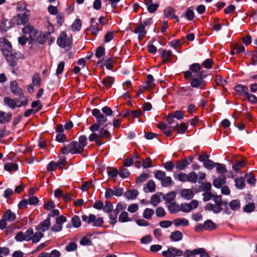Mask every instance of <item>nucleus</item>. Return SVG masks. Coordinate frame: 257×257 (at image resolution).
<instances>
[{
  "instance_id": "1",
  "label": "nucleus",
  "mask_w": 257,
  "mask_h": 257,
  "mask_svg": "<svg viewBox=\"0 0 257 257\" xmlns=\"http://www.w3.org/2000/svg\"><path fill=\"white\" fill-rule=\"evenodd\" d=\"M201 68L199 63H193L189 66V70L184 72V77L186 79H191V87L204 89L207 84L204 79L208 75V72L206 70H201Z\"/></svg>"
},
{
  "instance_id": "2",
  "label": "nucleus",
  "mask_w": 257,
  "mask_h": 257,
  "mask_svg": "<svg viewBox=\"0 0 257 257\" xmlns=\"http://www.w3.org/2000/svg\"><path fill=\"white\" fill-rule=\"evenodd\" d=\"M212 199L215 203V205L213 204L208 203L204 206V209L206 211H212L215 214H218L223 210V208L220 207V204L222 203V196L214 194Z\"/></svg>"
},
{
  "instance_id": "3",
  "label": "nucleus",
  "mask_w": 257,
  "mask_h": 257,
  "mask_svg": "<svg viewBox=\"0 0 257 257\" xmlns=\"http://www.w3.org/2000/svg\"><path fill=\"white\" fill-rule=\"evenodd\" d=\"M4 57L8 64L13 68L17 65L19 59H24V57L21 52L15 51L4 56Z\"/></svg>"
},
{
  "instance_id": "4",
  "label": "nucleus",
  "mask_w": 257,
  "mask_h": 257,
  "mask_svg": "<svg viewBox=\"0 0 257 257\" xmlns=\"http://www.w3.org/2000/svg\"><path fill=\"white\" fill-rule=\"evenodd\" d=\"M82 219L83 221L86 222L88 224L93 223V226L95 227H100L104 223L103 218L99 217L96 218L94 214H91L88 216L86 215H83L81 216Z\"/></svg>"
},
{
  "instance_id": "5",
  "label": "nucleus",
  "mask_w": 257,
  "mask_h": 257,
  "mask_svg": "<svg viewBox=\"0 0 257 257\" xmlns=\"http://www.w3.org/2000/svg\"><path fill=\"white\" fill-rule=\"evenodd\" d=\"M0 50L4 56L14 52L12 43L3 37H0Z\"/></svg>"
},
{
  "instance_id": "6",
  "label": "nucleus",
  "mask_w": 257,
  "mask_h": 257,
  "mask_svg": "<svg viewBox=\"0 0 257 257\" xmlns=\"http://www.w3.org/2000/svg\"><path fill=\"white\" fill-rule=\"evenodd\" d=\"M126 208V204L124 202H118L116 205L115 209H114L113 213L110 215V220L109 223L111 225H114L117 222V218L118 213L124 210Z\"/></svg>"
},
{
  "instance_id": "7",
  "label": "nucleus",
  "mask_w": 257,
  "mask_h": 257,
  "mask_svg": "<svg viewBox=\"0 0 257 257\" xmlns=\"http://www.w3.org/2000/svg\"><path fill=\"white\" fill-rule=\"evenodd\" d=\"M30 14V11L26 10L14 16V20L16 23V25L18 26L25 25L28 22Z\"/></svg>"
},
{
  "instance_id": "8",
  "label": "nucleus",
  "mask_w": 257,
  "mask_h": 257,
  "mask_svg": "<svg viewBox=\"0 0 257 257\" xmlns=\"http://www.w3.org/2000/svg\"><path fill=\"white\" fill-rule=\"evenodd\" d=\"M162 254L165 257H176L183 255V252L181 249L171 246L167 250L163 251Z\"/></svg>"
},
{
  "instance_id": "9",
  "label": "nucleus",
  "mask_w": 257,
  "mask_h": 257,
  "mask_svg": "<svg viewBox=\"0 0 257 257\" xmlns=\"http://www.w3.org/2000/svg\"><path fill=\"white\" fill-rule=\"evenodd\" d=\"M57 43L60 47L64 48L70 46L71 41L69 38L67 37L66 33L63 32L61 33L60 36L58 38Z\"/></svg>"
},
{
  "instance_id": "10",
  "label": "nucleus",
  "mask_w": 257,
  "mask_h": 257,
  "mask_svg": "<svg viewBox=\"0 0 257 257\" xmlns=\"http://www.w3.org/2000/svg\"><path fill=\"white\" fill-rule=\"evenodd\" d=\"M92 114L96 118V122L101 125H103L107 120V117L103 114L98 109H93L92 110Z\"/></svg>"
},
{
  "instance_id": "11",
  "label": "nucleus",
  "mask_w": 257,
  "mask_h": 257,
  "mask_svg": "<svg viewBox=\"0 0 257 257\" xmlns=\"http://www.w3.org/2000/svg\"><path fill=\"white\" fill-rule=\"evenodd\" d=\"M10 89L15 95L21 96L24 94L22 89L19 87L18 82L16 80L11 82Z\"/></svg>"
},
{
  "instance_id": "12",
  "label": "nucleus",
  "mask_w": 257,
  "mask_h": 257,
  "mask_svg": "<svg viewBox=\"0 0 257 257\" xmlns=\"http://www.w3.org/2000/svg\"><path fill=\"white\" fill-rule=\"evenodd\" d=\"M50 226V219L46 218L36 227V230L41 232H44L48 230Z\"/></svg>"
},
{
  "instance_id": "13",
  "label": "nucleus",
  "mask_w": 257,
  "mask_h": 257,
  "mask_svg": "<svg viewBox=\"0 0 257 257\" xmlns=\"http://www.w3.org/2000/svg\"><path fill=\"white\" fill-rule=\"evenodd\" d=\"M173 53L171 50L163 49L161 53V57L162 59V63L165 64L169 62L170 61L171 58L173 57Z\"/></svg>"
},
{
  "instance_id": "14",
  "label": "nucleus",
  "mask_w": 257,
  "mask_h": 257,
  "mask_svg": "<svg viewBox=\"0 0 257 257\" xmlns=\"http://www.w3.org/2000/svg\"><path fill=\"white\" fill-rule=\"evenodd\" d=\"M234 90L239 96H245L248 95V87L242 84H238L234 87Z\"/></svg>"
},
{
  "instance_id": "15",
  "label": "nucleus",
  "mask_w": 257,
  "mask_h": 257,
  "mask_svg": "<svg viewBox=\"0 0 257 257\" xmlns=\"http://www.w3.org/2000/svg\"><path fill=\"white\" fill-rule=\"evenodd\" d=\"M81 225V222L79 217L77 215H74L71 218V223H68L66 225L67 228H71L72 227L78 228Z\"/></svg>"
},
{
  "instance_id": "16",
  "label": "nucleus",
  "mask_w": 257,
  "mask_h": 257,
  "mask_svg": "<svg viewBox=\"0 0 257 257\" xmlns=\"http://www.w3.org/2000/svg\"><path fill=\"white\" fill-rule=\"evenodd\" d=\"M3 217L6 221L13 222L16 219V215L15 213L12 212L11 209H9L4 212Z\"/></svg>"
},
{
  "instance_id": "17",
  "label": "nucleus",
  "mask_w": 257,
  "mask_h": 257,
  "mask_svg": "<svg viewBox=\"0 0 257 257\" xmlns=\"http://www.w3.org/2000/svg\"><path fill=\"white\" fill-rule=\"evenodd\" d=\"M12 114L9 112L6 114L4 111L0 110V123L4 124L9 122L12 118Z\"/></svg>"
},
{
  "instance_id": "18",
  "label": "nucleus",
  "mask_w": 257,
  "mask_h": 257,
  "mask_svg": "<svg viewBox=\"0 0 257 257\" xmlns=\"http://www.w3.org/2000/svg\"><path fill=\"white\" fill-rule=\"evenodd\" d=\"M102 210L104 212L108 214V217L110 219V215L111 214H112L114 211L112 203L110 201H106L105 202V205H103Z\"/></svg>"
},
{
  "instance_id": "19",
  "label": "nucleus",
  "mask_w": 257,
  "mask_h": 257,
  "mask_svg": "<svg viewBox=\"0 0 257 257\" xmlns=\"http://www.w3.org/2000/svg\"><path fill=\"white\" fill-rule=\"evenodd\" d=\"M5 104L8 105L12 109H14L17 107V102H19V99H12L9 97H6L4 99Z\"/></svg>"
},
{
  "instance_id": "20",
  "label": "nucleus",
  "mask_w": 257,
  "mask_h": 257,
  "mask_svg": "<svg viewBox=\"0 0 257 257\" xmlns=\"http://www.w3.org/2000/svg\"><path fill=\"white\" fill-rule=\"evenodd\" d=\"M88 139L90 142H95L98 146H100L103 144L100 136L96 133H91L89 135Z\"/></svg>"
},
{
  "instance_id": "21",
  "label": "nucleus",
  "mask_w": 257,
  "mask_h": 257,
  "mask_svg": "<svg viewBox=\"0 0 257 257\" xmlns=\"http://www.w3.org/2000/svg\"><path fill=\"white\" fill-rule=\"evenodd\" d=\"M79 146L81 153H83L84 151V147L86 146L87 144V138L85 135H81L78 139Z\"/></svg>"
},
{
  "instance_id": "22",
  "label": "nucleus",
  "mask_w": 257,
  "mask_h": 257,
  "mask_svg": "<svg viewBox=\"0 0 257 257\" xmlns=\"http://www.w3.org/2000/svg\"><path fill=\"white\" fill-rule=\"evenodd\" d=\"M139 194V191L136 189L130 190L124 193V196L128 200H133L137 198Z\"/></svg>"
},
{
  "instance_id": "23",
  "label": "nucleus",
  "mask_w": 257,
  "mask_h": 257,
  "mask_svg": "<svg viewBox=\"0 0 257 257\" xmlns=\"http://www.w3.org/2000/svg\"><path fill=\"white\" fill-rule=\"evenodd\" d=\"M146 4L147 6L148 10L150 13H155L159 7V4H153L152 0H146Z\"/></svg>"
},
{
  "instance_id": "24",
  "label": "nucleus",
  "mask_w": 257,
  "mask_h": 257,
  "mask_svg": "<svg viewBox=\"0 0 257 257\" xmlns=\"http://www.w3.org/2000/svg\"><path fill=\"white\" fill-rule=\"evenodd\" d=\"M180 194L183 198L187 200H190L194 196L193 191L189 189H184L182 190Z\"/></svg>"
},
{
  "instance_id": "25",
  "label": "nucleus",
  "mask_w": 257,
  "mask_h": 257,
  "mask_svg": "<svg viewBox=\"0 0 257 257\" xmlns=\"http://www.w3.org/2000/svg\"><path fill=\"white\" fill-rule=\"evenodd\" d=\"M189 165L188 161L185 159L182 161H177L175 165V168L179 170H184Z\"/></svg>"
},
{
  "instance_id": "26",
  "label": "nucleus",
  "mask_w": 257,
  "mask_h": 257,
  "mask_svg": "<svg viewBox=\"0 0 257 257\" xmlns=\"http://www.w3.org/2000/svg\"><path fill=\"white\" fill-rule=\"evenodd\" d=\"M163 195L162 192H158L157 193L154 194L151 198V204L153 206H156L161 201L160 196Z\"/></svg>"
},
{
  "instance_id": "27",
  "label": "nucleus",
  "mask_w": 257,
  "mask_h": 257,
  "mask_svg": "<svg viewBox=\"0 0 257 257\" xmlns=\"http://www.w3.org/2000/svg\"><path fill=\"white\" fill-rule=\"evenodd\" d=\"M183 238L182 233L178 230L172 232L170 236V239L173 241H179Z\"/></svg>"
},
{
  "instance_id": "28",
  "label": "nucleus",
  "mask_w": 257,
  "mask_h": 257,
  "mask_svg": "<svg viewBox=\"0 0 257 257\" xmlns=\"http://www.w3.org/2000/svg\"><path fill=\"white\" fill-rule=\"evenodd\" d=\"M181 17H185L189 21H192L194 18L193 7L188 8L186 12L181 16Z\"/></svg>"
},
{
  "instance_id": "29",
  "label": "nucleus",
  "mask_w": 257,
  "mask_h": 257,
  "mask_svg": "<svg viewBox=\"0 0 257 257\" xmlns=\"http://www.w3.org/2000/svg\"><path fill=\"white\" fill-rule=\"evenodd\" d=\"M225 183V176L223 175L222 177H218L214 179L213 182V185L215 187L220 188Z\"/></svg>"
},
{
  "instance_id": "30",
  "label": "nucleus",
  "mask_w": 257,
  "mask_h": 257,
  "mask_svg": "<svg viewBox=\"0 0 257 257\" xmlns=\"http://www.w3.org/2000/svg\"><path fill=\"white\" fill-rule=\"evenodd\" d=\"M118 221L121 223L130 222L132 219L128 217V213L126 211H122L118 216Z\"/></svg>"
},
{
  "instance_id": "31",
  "label": "nucleus",
  "mask_w": 257,
  "mask_h": 257,
  "mask_svg": "<svg viewBox=\"0 0 257 257\" xmlns=\"http://www.w3.org/2000/svg\"><path fill=\"white\" fill-rule=\"evenodd\" d=\"M164 200L167 203H170L172 202L175 199L176 194L174 191H172L167 193L165 195L163 194L162 195Z\"/></svg>"
},
{
  "instance_id": "32",
  "label": "nucleus",
  "mask_w": 257,
  "mask_h": 257,
  "mask_svg": "<svg viewBox=\"0 0 257 257\" xmlns=\"http://www.w3.org/2000/svg\"><path fill=\"white\" fill-rule=\"evenodd\" d=\"M168 208L171 214H175L180 211V205L176 202H171L168 206Z\"/></svg>"
},
{
  "instance_id": "33",
  "label": "nucleus",
  "mask_w": 257,
  "mask_h": 257,
  "mask_svg": "<svg viewBox=\"0 0 257 257\" xmlns=\"http://www.w3.org/2000/svg\"><path fill=\"white\" fill-rule=\"evenodd\" d=\"M187 127L183 122L178 124H177L175 127H173V131H177L178 133L184 134L187 130Z\"/></svg>"
},
{
  "instance_id": "34",
  "label": "nucleus",
  "mask_w": 257,
  "mask_h": 257,
  "mask_svg": "<svg viewBox=\"0 0 257 257\" xmlns=\"http://www.w3.org/2000/svg\"><path fill=\"white\" fill-rule=\"evenodd\" d=\"M235 187L239 189H242L245 186V179L243 177L236 178L234 180Z\"/></svg>"
},
{
  "instance_id": "35",
  "label": "nucleus",
  "mask_w": 257,
  "mask_h": 257,
  "mask_svg": "<svg viewBox=\"0 0 257 257\" xmlns=\"http://www.w3.org/2000/svg\"><path fill=\"white\" fill-rule=\"evenodd\" d=\"M173 224L176 226H186L189 224V221L185 218H177L173 221Z\"/></svg>"
},
{
  "instance_id": "36",
  "label": "nucleus",
  "mask_w": 257,
  "mask_h": 257,
  "mask_svg": "<svg viewBox=\"0 0 257 257\" xmlns=\"http://www.w3.org/2000/svg\"><path fill=\"white\" fill-rule=\"evenodd\" d=\"M4 169L8 172L16 171L18 169V165L16 163H8L5 165Z\"/></svg>"
},
{
  "instance_id": "37",
  "label": "nucleus",
  "mask_w": 257,
  "mask_h": 257,
  "mask_svg": "<svg viewBox=\"0 0 257 257\" xmlns=\"http://www.w3.org/2000/svg\"><path fill=\"white\" fill-rule=\"evenodd\" d=\"M114 82V79L113 77L111 76H106L102 80V83L103 86L108 88H110L111 87Z\"/></svg>"
},
{
  "instance_id": "38",
  "label": "nucleus",
  "mask_w": 257,
  "mask_h": 257,
  "mask_svg": "<svg viewBox=\"0 0 257 257\" xmlns=\"http://www.w3.org/2000/svg\"><path fill=\"white\" fill-rule=\"evenodd\" d=\"M107 124H106L104 127L100 128L99 130V136L100 137V138H108L109 140L111 138V134L109 133V132L106 130L105 129V127H106Z\"/></svg>"
},
{
  "instance_id": "39",
  "label": "nucleus",
  "mask_w": 257,
  "mask_h": 257,
  "mask_svg": "<svg viewBox=\"0 0 257 257\" xmlns=\"http://www.w3.org/2000/svg\"><path fill=\"white\" fill-rule=\"evenodd\" d=\"M201 185L199 186V189L196 190V192H198L200 191V190L203 191L205 192L210 191L211 189V184L209 182H205L202 183H200Z\"/></svg>"
},
{
  "instance_id": "40",
  "label": "nucleus",
  "mask_w": 257,
  "mask_h": 257,
  "mask_svg": "<svg viewBox=\"0 0 257 257\" xmlns=\"http://www.w3.org/2000/svg\"><path fill=\"white\" fill-rule=\"evenodd\" d=\"M205 230H213L216 228V224L211 220L208 219L204 222Z\"/></svg>"
},
{
  "instance_id": "41",
  "label": "nucleus",
  "mask_w": 257,
  "mask_h": 257,
  "mask_svg": "<svg viewBox=\"0 0 257 257\" xmlns=\"http://www.w3.org/2000/svg\"><path fill=\"white\" fill-rule=\"evenodd\" d=\"M44 235V234L42 232L38 231L35 233H33L31 240L32 241L33 243H36L38 242L42 237H43Z\"/></svg>"
},
{
  "instance_id": "42",
  "label": "nucleus",
  "mask_w": 257,
  "mask_h": 257,
  "mask_svg": "<svg viewBox=\"0 0 257 257\" xmlns=\"http://www.w3.org/2000/svg\"><path fill=\"white\" fill-rule=\"evenodd\" d=\"M102 30V28H99L98 27V23H96L95 24L90 25L89 27V30L91 33L94 35L97 36L98 32Z\"/></svg>"
},
{
  "instance_id": "43",
  "label": "nucleus",
  "mask_w": 257,
  "mask_h": 257,
  "mask_svg": "<svg viewBox=\"0 0 257 257\" xmlns=\"http://www.w3.org/2000/svg\"><path fill=\"white\" fill-rule=\"evenodd\" d=\"M187 177L188 182H189L195 183L198 181V175L194 171H192L187 174Z\"/></svg>"
},
{
  "instance_id": "44",
  "label": "nucleus",
  "mask_w": 257,
  "mask_h": 257,
  "mask_svg": "<svg viewBox=\"0 0 257 257\" xmlns=\"http://www.w3.org/2000/svg\"><path fill=\"white\" fill-rule=\"evenodd\" d=\"M175 11L172 7H168L166 8L164 11V14L166 17L172 19V17L175 15Z\"/></svg>"
},
{
  "instance_id": "45",
  "label": "nucleus",
  "mask_w": 257,
  "mask_h": 257,
  "mask_svg": "<svg viewBox=\"0 0 257 257\" xmlns=\"http://www.w3.org/2000/svg\"><path fill=\"white\" fill-rule=\"evenodd\" d=\"M161 185L164 187H167L174 184L171 178L169 176H165L161 181Z\"/></svg>"
},
{
  "instance_id": "46",
  "label": "nucleus",
  "mask_w": 257,
  "mask_h": 257,
  "mask_svg": "<svg viewBox=\"0 0 257 257\" xmlns=\"http://www.w3.org/2000/svg\"><path fill=\"white\" fill-rule=\"evenodd\" d=\"M230 208L234 211L238 210L240 208V203L238 200H232L229 203Z\"/></svg>"
},
{
  "instance_id": "47",
  "label": "nucleus",
  "mask_w": 257,
  "mask_h": 257,
  "mask_svg": "<svg viewBox=\"0 0 257 257\" xmlns=\"http://www.w3.org/2000/svg\"><path fill=\"white\" fill-rule=\"evenodd\" d=\"M174 177L176 179H178L179 181L185 182H188L187 174L183 173H180L177 175H176V173H174Z\"/></svg>"
},
{
  "instance_id": "48",
  "label": "nucleus",
  "mask_w": 257,
  "mask_h": 257,
  "mask_svg": "<svg viewBox=\"0 0 257 257\" xmlns=\"http://www.w3.org/2000/svg\"><path fill=\"white\" fill-rule=\"evenodd\" d=\"M195 253L196 254H199L200 257H210L209 253L204 248H196Z\"/></svg>"
},
{
  "instance_id": "49",
  "label": "nucleus",
  "mask_w": 257,
  "mask_h": 257,
  "mask_svg": "<svg viewBox=\"0 0 257 257\" xmlns=\"http://www.w3.org/2000/svg\"><path fill=\"white\" fill-rule=\"evenodd\" d=\"M105 55V48L103 46H99L97 48L95 53V57L99 59L104 56Z\"/></svg>"
},
{
  "instance_id": "50",
  "label": "nucleus",
  "mask_w": 257,
  "mask_h": 257,
  "mask_svg": "<svg viewBox=\"0 0 257 257\" xmlns=\"http://www.w3.org/2000/svg\"><path fill=\"white\" fill-rule=\"evenodd\" d=\"M8 20L7 19L3 17L0 22V31L2 33L6 32L8 31L7 22Z\"/></svg>"
},
{
  "instance_id": "51",
  "label": "nucleus",
  "mask_w": 257,
  "mask_h": 257,
  "mask_svg": "<svg viewBox=\"0 0 257 257\" xmlns=\"http://www.w3.org/2000/svg\"><path fill=\"white\" fill-rule=\"evenodd\" d=\"M31 107L33 108H36V109L34 110L35 113H36L42 109L43 106L41 104V101L37 100L32 102Z\"/></svg>"
},
{
  "instance_id": "52",
  "label": "nucleus",
  "mask_w": 257,
  "mask_h": 257,
  "mask_svg": "<svg viewBox=\"0 0 257 257\" xmlns=\"http://www.w3.org/2000/svg\"><path fill=\"white\" fill-rule=\"evenodd\" d=\"M114 31H109L106 33L104 36V42L105 43H109L114 38Z\"/></svg>"
},
{
  "instance_id": "53",
  "label": "nucleus",
  "mask_w": 257,
  "mask_h": 257,
  "mask_svg": "<svg viewBox=\"0 0 257 257\" xmlns=\"http://www.w3.org/2000/svg\"><path fill=\"white\" fill-rule=\"evenodd\" d=\"M154 214V210L153 209L147 208L144 210L143 217L145 219H150Z\"/></svg>"
},
{
  "instance_id": "54",
  "label": "nucleus",
  "mask_w": 257,
  "mask_h": 257,
  "mask_svg": "<svg viewBox=\"0 0 257 257\" xmlns=\"http://www.w3.org/2000/svg\"><path fill=\"white\" fill-rule=\"evenodd\" d=\"M215 167H216V171L218 173H225L227 172L226 166L223 164L216 163Z\"/></svg>"
},
{
  "instance_id": "55",
  "label": "nucleus",
  "mask_w": 257,
  "mask_h": 257,
  "mask_svg": "<svg viewBox=\"0 0 257 257\" xmlns=\"http://www.w3.org/2000/svg\"><path fill=\"white\" fill-rule=\"evenodd\" d=\"M67 147L68 150H69V153L74 155L77 154H81L79 149L78 148H74L73 145H72L71 142H70L69 144L66 146Z\"/></svg>"
},
{
  "instance_id": "56",
  "label": "nucleus",
  "mask_w": 257,
  "mask_h": 257,
  "mask_svg": "<svg viewBox=\"0 0 257 257\" xmlns=\"http://www.w3.org/2000/svg\"><path fill=\"white\" fill-rule=\"evenodd\" d=\"M81 27V21L79 19L75 20L74 22L71 25V29L73 31H78Z\"/></svg>"
},
{
  "instance_id": "57",
  "label": "nucleus",
  "mask_w": 257,
  "mask_h": 257,
  "mask_svg": "<svg viewBox=\"0 0 257 257\" xmlns=\"http://www.w3.org/2000/svg\"><path fill=\"white\" fill-rule=\"evenodd\" d=\"M255 208V207L253 203H249L244 206L243 210L245 212L250 213L253 212Z\"/></svg>"
},
{
  "instance_id": "58",
  "label": "nucleus",
  "mask_w": 257,
  "mask_h": 257,
  "mask_svg": "<svg viewBox=\"0 0 257 257\" xmlns=\"http://www.w3.org/2000/svg\"><path fill=\"white\" fill-rule=\"evenodd\" d=\"M40 34L37 31V30L34 27L33 31H32L29 35V38L30 39V41L29 42L30 44L32 43L34 41L36 40L38 35Z\"/></svg>"
},
{
  "instance_id": "59",
  "label": "nucleus",
  "mask_w": 257,
  "mask_h": 257,
  "mask_svg": "<svg viewBox=\"0 0 257 257\" xmlns=\"http://www.w3.org/2000/svg\"><path fill=\"white\" fill-rule=\"evenodd\" d=\"M32 84L37 86L41 85V77L39 73L35 74L32 77Z\"/></svg>"
},
{
  "instance_id": "60",
  "label": "nucleus",
  "mask_w": 257,
  "mask_h": 257,
  "mask_svg": "<svg viewBox=\"0 0 257 257\" xmlns=\"http://www.w3.org/2000/svg\"><path fill=\"white\" fill-rule=\"evenodd\" d=\"M133 32L135 34H147V31L144 26L140 24V23L138 26H137L136 29L133 31Z\"/></svg>"
},
{
  "instance_id": "61",
  "label": "nucleus",
  "mask_w": 257,
  "mask_h": 257,
  "mask_svg": "<svg viewBox=\"0 0 257 257\" xmlns=\"http://www.w3.org/2000/svg\"><path fill=\"white\" fill-rule=\"evenodd\" d=\"M166 176V173L162 170H156L154 172L155 178L161 181Z\"/></svg>"
},
{
  "instance_id": "62",
  "label": "nucleus",
  "mask_w": 257,
  "mask_h": 257,
  "mask_svg": "<svg viewBox=\"0 0 257 257\" xmlns=\"http://www.w3.org/2000/svg\"><path fill=\"white\" fill-rule=\"evenodd\" d=\"M118 175L120 177L125 178L130 176V173L128 169L124 168H121L118 171Z\"/></svg>"
},
{
  "instance_id": "63",
  "label": "nucleus",
  "mask_w": 257,
  "mask_h": 257,
  "mask_svg": "<svg viewBox=\"0 0 257 257\" xmlns=\"http://www.w3.org/2000/svg\"><path fill=\"white\" fill-rule=\"evenodd\" d=\"M245 165L243 161H237L235 164L232 165V169L235 172H238L240 169Z\"/></svg>"
},
{
  "instance_id": "64",
  "label": "nucleus",
  "mask_w": 257,
  "mask_h": 257,
  "mask_svg": "<svg viewBox=\"0 0 257 257\" xmlns=\"http://www.w3.org/2000/svg\"><path fill=\"white\" fill-rule=\"evenodd\" d=\"M245 98L247 99L248 101L252 104L257 103V97L254 94L248 92V95H246Z\"/></svg>"
}]
</instances>
